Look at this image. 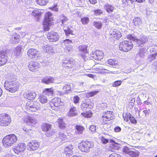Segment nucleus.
Returning a JSON list of instances; mask_svg holds the SVG:
<instances>
[{
	"instance_id": "21",
	"label": "nucleus",
	"mask_w": 157,
	"mask_h": 157,
	"mask_svg": "<svg viewBox=\"0 0 157 157\" xmlns=\"http://www.w3.org/2000/svg\"><path fill=\"white\" fill-rule=\"evenodd\" d=\"M20 39V35L15 33L13 34L12 37L10 38V41L12 44H16L19 42Z\"/></svg>"
},
{
	"instance_id": "39",
	"label": "nucleus",
	"mask_w": 157,
	"mask_h": 157,
	"mask_svg": "<svg viewBox=\"0 0 157 157\" xmlns=\"http://www.w3.org/2000/svg\"><path fill=\"white\" fill-rule=\"evenodd\" d=\"M90 104L86 101H83L81 105V108L82 109H86L89 107Z\"/></svg>"
},
{
	"instance_id": "3",
	"label": "nucleus",
	"mask_w": 157,
	"mask_h": 157,
	"mask_svg": "<svg viewBox=\"0 0 157 157\" xmlns=\"http://www.w3.org/2000/svg\"><path fill=\"white\" fill-rule=\"evenodd\" d=\"M20 86L19 82L16 80L11 81H6L4 84L5 89L12 93L18 91Z\"/></svg>"
},
{
	"instance_id": "40",
	"label": "nucleus",
	"mask_w": 157,
	"mask_h": 157,
	"mask_svg": "<svg viewBox=\"0 0 157 157\" xmlns=\"http://www.w3.org/2000/svg\"><path fill=\"white\" fill-rule=\"evenodd\" d=\"M60 18L62 22L61 25L62 26H63L68 20V19L66 16L62 15L60 16Z\"/></svg>"
},
{
	"instance_id": "6",
	"label": "nucleus",
	"mask_w": 157,
	"mask_h": 157,
	"mask_svg": "<svg viewBox=\"0 0 157 157\" xmlns=\"http://www.w3.org/2000/svg\"><path fill=\"white\" fill-rule=\"evenodd\" d=\"M12 120L10 116L6 113L0 114V126L6 127L11 124Z\"/></svg>"
},
{
	"instance_id": "18",
	"label": "nucleus",
	"mask_w": 157,
	"mask_h": 157,
	"mask_svg": "<svg viewBox=\"0 0 157 157\" xmlns=\"http://www.w3.org/2000/svg\"><path fill=\"white\" fill-rule=\"evenodd\" d=\"M74 146L72 144H69L66 146L64 148V153L66 156L69 157L73 154V150Z\"/></svg>"
},
{
	"instance_id": "20",
	"label": "nucleus",
	"mask_w": 157,
	"mask_h": 157,
	"mask_svg": "<svg viewBox=\"0 0 157 157\" xmlns=\"http://www.w3.org/2000/svg\"><path fill=\"white\" fill-rule=\"evenodd\" d=\"M102 115L105 117V118H108L113 121L115 119V115L112 111H106L103 112Z\"/></svg>"
},
{
	"instance_id": "41",
	"label": "nucleus",
	"mask_w": 157,
	"mask_h": 157,
	"mask_svg": "<svg viewBox=\"0 0 157 157\" xmlns=\"http://www.w3.org/2000/svg\"><path fill=\"white\" fill-rule=\"evenodd\" d=\"M93 25L95 28L98 29H101L102 26V23L100 21H94L93 22Z\"/></svg>"
},
{
	"instance_id": "7",
	"label": "nucleus",
	"mask_w": 157,
	"mask_h": 157,
	"mask_svg": "<svg viewBox=\"0 0 157 157\" xmlns=\"http://www.w3.org/2000/svg\"><path fill=\"white\" fill-rule=\"evenodd\" d=\"M40 108V103L36 101L32 100L28 101L26 103V109L31 111L39 110Z\"/></svg>"
},
{
	"instance_id": "62",
	"label": "nucleus",
	"mask_w": 157,
	"mask_h": 157,
	"mask_svg": "<svg viewBox=\"0 0 157 157\" xmlns=\"http://www.w3.org/2000/svg\"><path fill=\"white\" fill-rule=\"evenodd\" d=\"M94 70L98 72L97 73H101L102 71L101 69L99 67H97L94 69Z\"/></svg>"
},
{
	"instance_id": "28",
	"label": "nucleus",
	"mask_w": 157,
	"mask_h": 157,
	"mask_svg": "<svg viewBox=\"0 0 157 157\" xmlns=\"http://www.w3.org/2000/svg\"><path fill=\"white\" fill-rule=\"evenodd\" d=\"M29 125L24 127L22 129L25 132V134L29 136H32L34 132V131L31 128H29Z\"/></svg>"
},
{
	"instance_id": "25",
	"label": "nucleus",
	"mask_w": 157,
	"mask_h": 157,
	"mask_svg": "<svg viewBox=\"0 0 157 157\" xmlns=\"http://www.w3.org/2000/svg\"><path fill=\"white\" fill-rule=\"evenodd\" d=\"M39 101L42 104L46 103L48 101V98L44 94H40L38 98Z\"/></svg>"
},
{
	"instance_id": "9",
	"label": "nucleus",
	"mask_w": 157,
	"mask_h": 157,
	"mask_svg": "<svg viewBox=\"0 0 157 157\" xmlns=\"http://www.w3.org/2000/svg\"><path fill=\"white\" fill-rule=\"evenodd\" d=\"M105 117L102 115L100 119V122L101 124L103 125V127L105 130L110 128L112 123L109 122L112 120L108 118H105Z\"/></svg>"
},
{
	"instance_id": "38",
	"label": "nucleus",
	"mask_w": 157,
	"mask_h": 157,
	"mask_svg": "<svg viewBox=\"0 0 157 157\" xmlns=\"http://www.w3.org/2000/svg\"><path fill=\"white\" fill-rule=\"evenodd\" d=\"M140 152L138 151H131L129 154L131 157H138L139 155Z\"/></svg>"
},
{
	"instance_id": "60",
	"label": "nucleus",
	"mask_w": 157,
	"mask_h": 157,
	"mask_svg": "<svg viewBox=\"0 0 157 157\" xmlns=\"http://www.w3.org/2000/svg\"><path fill=\"white\" fill-rule=\"evenodd\" d=\"M156 53H155L151 55L150 57H151V61H152L155 59V56L156 55Z\"/></svg>"
},
{
	"instance_id": "45",
	"label": "nucleus",
	"mask_w": 157,
	"mask_h": 157,
	"mask_svg": "<svg viewBox=\"0 0 157 157\" xmlns=\"http://www.w3.org/2000/svg\"><path fill=\"white\" fill-rule=\"evenodd\" d=\"M131 151L129 148L126 146L124 147L122 149L123 153L124 154H127L129 155Z\"/></svg>"
},
{
	"instance_id": "17",
	"label": "nucleus",
	"mask_w": 157,
	"mask_h": 157,
	"mask_svg": "<svg viewBox=\"0 0 157 157\" xmlns=\"http://www.w3.org/2000/svg\"><path fill=\"white\" fill-rule=\"evenodd\" d=\"M92 55V57L95 59L100 60L103 58L104 54L100 50H96L94 52H93Z\"/></svg>"
},
{
	"instance_id": "48",
	"label": "nucleus",
	"mask_w": 157,
	"mask_h": 157,
	"mask_svg": "<svg viewBox=\"0 0 157 157\" xmlns=\"http://www.w3.org/2000/svg\"><path fill=\"white\" fill-rule=\"evenodd\" d=\"M94 15L96 16L100 15L101 14H102L103 13V11L100 9L94 10Z\"/></svg>"
},
{
	"instance_id": "57",
	"label": "nucleus",
	"mask_w": 157,
	"mask_h": 157,
	"mask_svg": "<svg viewBox=\"0 0 157 157\" xmlns=\"http://www.w3.org/2000/svg\"><path fill=\"white\" fill-rule=\"evenodd\" d=\"M121 130V128L119 126H117L114 128V131L116 132H120Z\"/></svg>"
},
{
	"instance_id": "2",
	"label": "nucleus",
	"mask_w": 157,
	"mask_h": 157,
	"mask_svg": "<svg viewBox=\"0 0 157 157\" xmlns=\"http://www.w3.org/2000/svg\"><path fill=\"white\" fill-rule=\"evenodd\" d=\"M18 140L17 137L14 134L7 135L4 137L2 140L3 146L5 147L8 148L12 146Z\"/></svg>"
},
{
	"instance_id": "61",
	"label": "nucleus",
	"mask_w": 157,
	"mask_h": 157,
	"mask_svg": "<svg viewBox=\"0 0 157 157\" xmlns=\"http://www.w3.org/2000/svg\"><path fill=\"white\" fill-rule=\"evenodd\" d=\"M130 117V116H127L124 117V121L126 122H128L129 120Z\"/></svg>"
},
{
	"instance_id": "29",
	"label": "nucleus",
	"mask_w": 157,
	"mask_h": 157,
	"mask_svg": "<svg viewBox=\"0 0 157 157\" xmlns=\"http://www.w3.org/2000/svg\"><path fill=\"white\" fill-rule=\"evenodd\" d=\"M43 93L45 95L52 96L54 94V90L52 88H46L43 90Z\"/></svg>"
},
{
	"instance_id": "54",
	"label": "nucleus",
	"mask_w": 157,
	"mask_h": 157,
	"mask_svg": "<svg viewBox=\"0 0 157 157\" xmlns=\"http://www.w3.org/2000/svg\"><path fill=\"white\" fill-rule=\"evenodd\" d=\"M88 47L87 45L82 44L79 46L78 49H87Z\"/></svg>"
},
{
	"instance_id": "26",
	"label": "nucleus",
	"mask_w": 157,
	"mask_h": 157,
	"mask_svg": "<svg viewBox=\"0 0 157 157\" xmlns=\"http://www.w3.org/2000/svg\"><path fill=\"white\" fill-rule=\"evenodd\" d=\"M77 115L76 108L75 106L71 107L69 110V112L67 113V115L68 117H72L75 116Z\"/></svg>"
},
{
	"instance_id": "15",
	"label": "nucleus",
	"mask_w": 157,
	"mask_h": 157,
	"mask_svg": "<svg viewBox=\"0 0 157 157\" xmlns=\"http://www.w3.org/2000/svg\"><path fill=\"white\" fill-rule=\"evenodd\" d=\"M7 56L6 51L0 52V66L4 65L7 61Z\"/></svg>"
},
{
	"instance_id": "8",
	"label": "nucleus",
	"mask_w": 157,
	"mask_h": 157,
	"mask_svg": "<svg viewBox=\"0 0 157 157\" xmlns=\"http://www.w3.org/2000/svg\"><path fill=\"white\" fill-rule=\"evenodd\" d=\"M53 15L50 12L46 13L45 16L43 23L44 27L45 30L48 31L51 21L53 20Z\"/></svg>"
},
{
	"instance_id": "58",
	"label": "nucleus",
	"mask_w": 157,
	"mask_h": 157,
	"mask_svg": "<svg viewBox=\"0 0 157 157\" xmlns=\"http://www.w3.org/2000/svg\"><path fill=\"white\" fill-rule=\"evenodd\" d=\"M138 99L137 100L136 103L138 105H140L142 104V102L139 96H138Z\"/></svg>"
},
{
	"instance_id": "11",
	"label": "nucleus",
	"mask_w": 157,
	"mask_h": 157,
	"mask_svg": "<svg viewBox=\"0 0 157 157\" xmlns=\"http://www.w3.org/2000/svg\"><path fill=\"white\" fill-rule=\"evenodd\" d=\"M51 105L60 108L64 105V103L59 97H56L52 99L50 102Z\"/></svg>"
},
{
	"instance_id": "37",
	"label": "nucleus",
	"mask_w": 157,
	"mask_h": 157,
	"mask_svg": "<svg viewBox=\"0 0 157 157\" xmlns=\"http://www.w3.org/2000/svg\"><path fill=\"white\" fill-rule=\"evenodd\" d=\"M133 23L136 26L140 25L142 24L141 19L139 17L135 18L133 20Z\"/></svg>"
},
{
	"instance_id": "10",
	"label": "nucleus",
	"mask_w": 157,
	"mask_h": 157,
	"mask_svg": "<svg viewBox=\"0 0 157 157\" xmlns=\"http://www.w3.org/2000/svg\"><path fill=\"white\" fill-rule=\"evenodd\" d=\"M23 96L26 100H34L36 98L37 94L34 91H29L28 92H24Z\"/></svg>"
},
{
	"instance_id": "4",
	"label": "nucleus",
	"mask_w": 157,
	"mask_h": 157,
	"mask_svg": "<svg viewBox=\"0 0 157 157\" xmlns=\"http://www.w3.org/2000/svg\"><path fill=\"white\" fill-rule=\"evenodd\" d=\"M26 149V145L25 144L20 143L15 145L13 148V150L15 154L21 155L22 157H24Z\"/></svg>"
},
{
	"instance_id": "22",
	"label": "nucleus",
	"mask_w": 157,
	"mask_h": 157,
	"mask_svg": "<svg viewBox=\"0 0 157 157\" xmlns=\"http://www.w3.org/2000/svg\"><path fill=\"white\" fill-rule=\"evenodd\" d=\"M75 134L76 135L82 134L85 129L84 126L80 125H76L75 127Z\"/></svg>"
},
{
	"instance_id": "36",
	"label": "nucleus",
	"mask_w": 157,
	"mask_h": 157,
	"mask_svg": "<svg viewBox=\"0 0 157 157\" xmlns=\"http://www.w3.org/2000/svg\"><path fill=\"white\" fill-rule=\"evenodd\" d=\"M107 63L110 66H116L118 65V62L115 59H110L107 61Z\"/></svg>"
},
{
	"instance_id": "31",
	"label": "nucleus",
	"mask_w": 157,
	"mask_h": 157,
	"mask_svg": "<svg viewBox=\"0 0 157 157\" xmlns=\"http://www.w3.org/2000/svg\"><path fill=\"white\" fill-rule=\"evenodd\" d=\"M71 89L72 87L70 84L65 85L62 88L63 91H64V93L66 94H67L71 92Z\"/></svg>"
},
{
	"instance_id": "14",
	"label": "nucleus",
	"mask_w": 157,
	"mask_h": 157,
	"mask_svg": "<svg viewBox=\"0 0 157 157\" xmlns=\"http://www.w3.org/2000/svg\"><path fill=\"white\" fill-rule=\"evenodd\" d=\"M47 37L50 41L55 42L59 40V35L57 33L54 31H52L48 33L47 35Z\"/></svg>"
},
{
	"instance_id": "50",
	"label": "nucleus",
	"mask_w": 157,
	"mask_h": 157,
	"mask_svg": "<svg viewBox=\"0 0 157 157\" xmlns=\"http://www.w3.org/2000/svg\"><path fill=\"white\" fill-rule=\"evenodd\" d=\"M80 100V98L78 96H75L73 97V102L75 104L78 103Z\"/></svg>"
},
{
	"instance_id": "55",
	"label": "nucleus",
	"mask_w": 157,
	"mask_h": 157,
	"mask_svg": "<svg viewBox=\"0 0 157 157\" xmlns=\"http://www.w3.org/2000/svg\"><path fill=\"white\" fill-rule=\"evenodd\" d=\"M109 157H121V156L119 155L114 153L110 154Z\"/></svg>"
},
{
	"instance_id": "52",
	"label": "nucleus",
	"mask_w": 157,
	"mask_h": 157,
	"mask_svg": "<svg viewBox=\"0 0 157 157\" xmlns=\"http://www.w3.org/2000/svg\"><path fill=\"white\" fill-rule=\"evenodd\" d=\"M101 140L102 143L103 144H106L109 142L108 140L105 138L104 136L101 137Z\"/></svg>"
},
{
	"instance_id": "43",
	"label": "nucleus",
	"mask_w": 157,
	"mask_h": 157,
	"mask_svg": "<svg viewBox=\"0 0 157 157\" xmlns=\"http://www.w3.org/2000/svg\"><path fill=\"white\" fill-rule=\"evenodd\" d=\"M64 32L67 36H69L70 34L73 35V31L70 29L69 28H67V29H64Z\"/></svg>"
},
{
	"instance_id": "5",
	"label": "nucleus",
	"mask_w": 157,
	"mask_h": 157,
	"mask_svg": "<svg viewBox=\"0 0 157 157\" xmlns=\"http://www.w3.org/2000/svg\"><path fill=\"white\" fill-rule=\"evenodd\" d=\"M94 143L87 140L82 141L79 143L78 147L82 151L88 152L94 147Z\"/></svg>"
},
{
	"instance_id": "51",
	"label": "nucleus",
	"mask_w": 157,
	"mask_h": 157,
	"mask_svg": "<svg viewBox=\"0 0 157 157\" xmlns=\"http://www.w3.org/2000/svg\"><path fill=\"white\" fill-rule=\"evenodd\" d=\"M89 130L91 132L94 133L96 131V127L95 125H91L90 127Z\"/></svg>"
},
{
	"instance_id": "64",
	"label": "nucleus",
	"mask_w": 157,
	"mask_h": 157,
	"mask_svg": "<svg viewBox=\"0 0 157 157\" xmlns=\"http://www.w3.org/2000/svg\"><path fill=\"white\" fill-rule=\"evenodd\" d=\"M25 48L24 46H22L21 44H20L17 47V49H23L24 48Z\"/></svg>"
},
{
	"instance_id": "13",
	"label": "nucleus",
	"mask_w": 157,
	"mask_h": 157,
	"mask_svg": "<svg viewBox=\"0 0 157 157\" xmlns=\"http://www.w3.org/2000/svg\"><path fill=\"white\" fill-rule=\"evenodd\" d=\"M39 145V143L36 141L32 140L28 143V149L30 151H34L37 149Z\"/></svg>"
},
{
	"instance_id": "35",
	"label": "nucleus",
	"mask_w": 157,
	"mask_h": 157,
	"mask_svg": "<svg viewBox=\"0 0 157 157\" xmlns=\"http://www.w3.org/2000/svg\"><path fill=\"white\" fill-rule=\"evenodd\" d=\"M99 92V90L89 92L86 93L85 96L86 98H89L94 96Z\"/></svg>"
},
{
	"instance_id": "44",
	"label": "nucleus",
	"mask_w": 157,
	"mask_h": 157,
	"mask_svg": "<svg viewBox=\"0 0 157 157\" xmlns=\"http://www.w3.org/2000/svg\"><path fill=\"white\" fill-rule=\"evenodd\" d=\"M58 138L61 140H65L67 138V136L64 133L61 132L59 133L58 136Z\"/></svg>"
},
{
	"instance_id": "42",
	"label": "nucleus",
	"mask_w": 157,
	"mask_h": 157,
	"mask_svg": "<svg viewBox=\"0 0 157 157\" xmlns=\"http://www.w3.org/2000/svg\"><path fill=\"white\" fill-rule=\"evenodd\" d=\"M37 4L40 6H45L48 3V0H36Z\"/></svg>"
},
{
	"instance_id": "12",
	"label": "nucleus",
	"mask_w": 157,
	"mask_h": 157,
	"mask_svg": "<svg viewBox=\"0 0 157 157\" xmlns=\"http://www.w3.org/2000/svg\"><path fill=\"white\" fill-rule=\"evenodd\" d=\"M40 66L39 63L33 61H30L28 65V67L29 69L32 71H38Z\"/></svg>"
},
{
	"instance_id": "23",
	"label": "nucleus",
	"mask_w": 157,
	"mask_h": 157,
	"mask_svg": "<svg viewBox=\"0 0 157 157\" xmlns=\"http://www.w3.org/2000/svg\"><path fill=\"white\" fill-rule=\"evenodd\" d=\"M54 81L53 77L50 76H46L43 78L41 81L43 83L48 84L53 83Z\"/></svg>"
},
{
	"instance_id": "56",
	"label": "nucleus",
	"mask_w": 157,
	"mask_h": 157,
	"mask_svg": "<svg viewBox=\"0 0 157 157\" xmlns=\"http://www.w3.org/2000/svg\"><path fill=\"white\" fill-rule=\"evenodd\" d=\"M57 5H55L54 6L51 7V9L52 10H54L56 12H58V9L57 8Z\"/></svg>"
},
{
	"instance_id": "27",
	"label": "nucleus",
	"mask_w": 157,
	"mask_h": 157,
	"mask_svg": "<svg viewBox=\"0 0 157 157\" xmlns=\"http://www.w3.org/2000/svg\"><path fill=\"white\" fill-rule=\"evenodd\" d=\"M59 125L58 127L61 129H64L66 127V124L63 121V118L62 117L59 118L57 121Z\"/></svg>"
},
{
	"instance_id": "53",
	"label": "nucleus",
	"mask_w": 157,
	"mask_h": 157,
	"mask_svg": "<svg viewBox=\"0 0 157 157\" xmlns=\"http://www.w3.org/2000/svg\"><path fill=\"white\" fill-rule=\"evenodd\" d=\"M129 120L132 124H135L137 122L136 120L132 117H130Z\"/></svg>"
},
{
	"instance_id": "33",
	"label": "nucleus",
	"mask_w": 157,
	"mask_h": 157,
	"mask_svg": "<svg viewBox=\"0 0 157 157\" xmlns=\"http://www.w3.org/2000/svg\"><path fill=\"white\" fill-rule=\"evenodd\" d=\"M109 141L110 143H111V144H110L109 147V148L110 150L111 151H113V150H114L116 149V145L118 144L113 140H110Z\"/></svg>"
},
{
	"instance_id": "34",
	"label": "nucleus",
	"mask_w": 157,
	"mask_h": 157,
	"mask_svg": "<svg viewBox=\"0 0 157 157\" xmlns=\"http://www.w3.org/2000/svg\"><path fill=\"white\" fill-rule=\"evenodd\" d=\"M111 37L114 38L115 39H118L120 38L121 36V33L118 31H113L111 34Z\"/></svg>"
},
{
	"instance_id": "30",
	"label": "nucleus",
	"mask_w": 157,
	"mask_h": 157,
	"mask_svg": "<svg viewBox=\"0 0 157 157\" xmlns=\"http://www.w3.org/2000/svg\"><path fill=\"white\" fill-rule=\"evenodd\" d=\"M104 8L106 10V11L109 13L113 12L114 10V6L109 4H106L104 6Z\"/></svg>"
},
{
	"instance_id": "47",
	"label": "nucleus",
	"mask_w": 157,
	"mask_h": 157,
	"mask_svg": "<svg viewBox=\"0 0 157 157\" xmlns=\"http://www.w3.org/2000/svg\"><path fill=\"white\" fill-rule=\"evenodd\" d=\"M122 81L121 80H117L115 81L113 84V86L114 87L118 86L121 84Z\"/></svg>"
},
{
	"instance_id": "63",
	"label": "nucleus",
	"mask_w": 157,
	"mask_h": 157,
	"mask_svg": "<svg viewBox=\"0 0 157 157\" xmlns=\"http://www.w3.org/2000/svg\"><path fill=\"white\" fill-rule=\"evenodd\" d=\"M58 94L59 95V96L63 95L64 94H66V93H64V91H63L62 92L61 91H59L58 92Z\"/></svg>"
},
{
	"instance_id": "59",
	"label": "nucleus",
	"mask_w": 157,
	"mask_h": 157,
	"mask_svg": "<svg viewBox=\"0 0 157 157\" xmlns=\"http://www.w3.org/2000/svg\"><path fill=\"white\" fill-rule=\"evenodd\" d=\"M134 105L135 104H134L133 103L130 101L128 103V107L130 109H132Z\"/></svg>"
},
{
	"instance_id": "1",
	"label": "nucleus",
	"mask_w": 157,
	"mask_h": 157,
	"mask_svg": "<svg viewBox=\"0 0 157 157\" xmlns=\"http://www.w3.org/2000/svg\"><path fill=\"white\" fill-rule=\"evenodd\" d=\"M127 37L129 40H132L133 41V43L131 41L124 40L121 42L120 44L119 45L120 48L127 49V48L128 47L129 49H132L133 48V46L134 45L133 43L135 42L136 43V47L140 46L142 47L144 44L147 40V39L145 36H143L139 39H137L136 38L133 36L131 34L128 35L127 36Z\"/></svg>"
},
{
	"instance_id": "49",
	"label": "nucleus",
	"mask_w": 157,
	"mask_h": 157,
	"mask_svg": "<svg viewBox=\"0 0 157 157\" xmlns=\"http://www.w3.org/2000/svg\"><path fill=\"white\" fill-rule=\"evenodd\" d=\"M32 15L34 16H39L41 15V13L39 11L37 10H35L33 11L32 13Z\"/></svg>"
},
{
	"instance_id": "46",
	"label": "nucleus",
	"mask_w": 157,
	"mask_h": 157,
	"mask_svg": "<svg viewBox=\"0 0 157 157\" xmlns=\"http://www.w3.org/2000/svg\"><path fill=\"white\" fill-rule=\"evenodd\" d=\"M81 21L83 25L87 24L89 22V18L87 17L81 18Z\"/></svg>"
},
{
	"instance_id": "19",
	"label": "nucleus",
	"mask_w": 157,
	"mask_h": 157,
	"mask_svg": "<svg viewBox=\"0 0 157 157\" xmlns=\"http://www.w3.org/2000/svg\"><path fill=\"white\" fill-rule=\"evenodd\" d=\"M27 55L31 59L37 58L39 56V52L37 50H28Z\"/></svg>"
},
{
	"instance_id": "24",
	"label": "nucleus",
	"mask_w": 157,
	"mask_h": 157,
	"mask_svg": "<svg viewBox=\"0 0 157 157\" xmlns=\"http://www.w3.org/2000/svg\"><path fill=\"white\" fill-rule=\"evenodd\" d=\"M52 125L49 123H43L41 126L42 130L44 132H47L51 129Z\"/></svg>"
},
{
	"instance_id": "16",
	"label": "nucleus",
	"mask_w": 157,
	"mask_h": 157,
	"mask_svg": "<svg viewBox=\"0 0 157 157\" xmlns=\"http://www.w3.org/2000/svg\"><path fill=\"white\" fill-rule=\"evenodd\" d=\"M24 122L27 124L33 126L36 123V119L29 116L25 117L23 118Z\"/></svg>"
},
{
	"instance_id": "32",
	"label": "nucleus",
	"mask_w": 157,
	"mask_h": 157,
	"mask_svg": "<svg viewBox=\"0 0 157 157\" xmlns=\"http://www.w3.org/2000/svg\"><path fill=\"white\" fill-rule=\"evenodd\" d=\"M93 113L90 110L86 111L85 112L82 113L81 115L83 117L86 118H90L92 116Z\"/></svg>"
}]
</instances>
